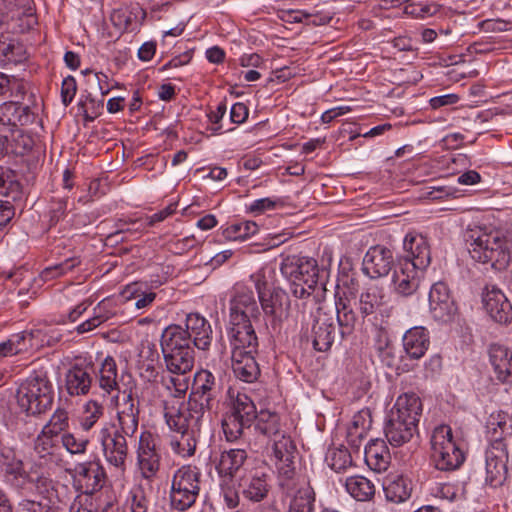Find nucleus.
Instances as JSON below:
<instances>
[{"instance_id":"7ed1b4c3","label":"nucleus","mask_w":512,"mask_h":512,"mask_svg":"<svg viewBox=\"0 0 512 512\" xmlns=\"http://www.w3.org/2000/svg\"><path fill=\"white\" fill-rule=\"evenodd\" d=\"M200 470L196 466L184 465L172 477L170 502L178 511L189 509L200 492Z\"/></svg>"},{"instance_id":"aec40b11","label":"nucleus","mask_w":512,"mask_h":512,"mask_svg":"<svg viewBox=\"0 0 512 512\" xmlns=\"http://www.w3.org/2000/svg\"><path fill=\"white\" fill-rule=\"evenodd\" d=\"M483 306L495 322L507 324L512 320V306L504 293L495 286L486 287Z\"/></svg>"},{"instance_id":"338daca9","label":"nucleus","mask_w":512,"mask_h":512,"mask_svg":"<svg viewBox=\"0 0 512 512\" xmlns=\"http://www.w3.org/2000/svg\"><path fill=\"white\" fill-rule=\"evenodd\" d=\"M32 334L28 332H21L12 335L8 339V345L12 346V350L15 351L16 354L27 351L31 346Z\"/></svg>"},{"instance_id":"1a4fd4ad","label":"nucleus","mask_w":512,"mask_h":512,"mask_svg":"<svg viewBox=\"0 0 512 512\" xmlns=\"http://www.w3.org/2000/svg\"><path fill=\"white\" fill-rule=\"evenodd\" d=\"M509 461L507 443L489 444L485 455L486 484L493 488L501 487L508 478Z\"/></svg>"},{"instance_id":"a211bd4d","label":"nucleus","mask_w":512,"mask_h":512,"mask_svg":"<svg viewBox=\"0 0 512 512\" xmlns=\"http://www.w3.org/2000/svg\"><path fill=\"white\" fill-rule=\"evenodd\" d=\"M228 339L232 353H257L258 338L251 322L229 321Z\"/></svg>"},{"instance_id":"f03ea898","label":"nucleus","mask_w":512,"mask_h":512,"mask_svg":"<svg viewBox=\"0 0 512 512\" xmlns=\"http://www.w3.org/2000/svg\"><path fill=\"white\" fill-rule=\"evenodd\" d=\"M16 398L22 411L41 413L52 404L53 385L46 373L35 372L20 384Z\"/></svg>"},{"instance_id":"2f4dec72","label":"nucleus","mask_w":512,"mask_h":512,"mask_svg":"<svg viewBox=\"0 0 512 512\" xmlns=\"http://www.w3.org/2000/svg\"><path fill=\"white\" fill-rule=\"evenodd\" d=\"M383 491L388 501L402 503L410 498L412 483L402 474L391 473L383 483Z\"/></svg>"},{"instance_id":"b1692460","label":"nucleus","mask_w":512,"mask_h":512,"mask_svg":"<svg viewBox=\"0 0 512 512\" xmlns=\"http://www.w3.org/2000/svg\"><path fill=\"white\" fill-rule=\"evenodd\" d=\"M261 304V308L266 316H269L273 321L281 322L287 317L290 300L288 294L280 289L276 288L269 293H265L258 297Z\"/></svg>"},{"instance_id":"c03bdc74","label":"nucleus","mask_w":512,"mask_h":512,"mask_svg":"<svg viewBox=\"0 0 512 512\" xmlns=\"http://www.w3.org/2000/svg\"><path fill=\"white\" fill-rule=\"evenodd\" d=\"M247 453L243 449H230L223 451L217 463V471L220 475L233 476L244 464Z\"/></svg>"},{"instance_id":"680f3d73","label":"nucleus","mask_w":512,"mask_h":512,"mask_svg":"<svg viewBox=\"0 0 512 512\" xmlns=\"http://www.w3.org/2000/svg\"><path fill=\"white\" fill-rule=\"evenodd\" d=\"M329 465L335 472L344 471L352 465V458L345 448H335L330 452Z\"/></svg>"},{"instance_id":"13d9d810","label":"nucleus","mask_w":512,"mask_h":512,"mask_svg":"<svg viewBox=\"0 0 512 512\" xmlns=\"http://www.w3.org/2000/svg\"><path fill=\"white\" fill-rule=\"evenodd\" d=\"M250 425V423H244L242 419L232 414L227 415L222 422L223 432L228 441L238 439L243 433V429L250 427Z\"/></svg>"},{"instance_id":"39448f33","label":"nucleus","mask_w":512,"mask_h":512,"mask_svg":"<svg viewBox=\"0 0 512 512\" xmlns=\"http://www.w3.org/2000/svg\"><path fill=\"white\" fill-rule=\"evenodd\" d=\"M136 396V382L132 376L123 383L122 390L114 394L111 401L116 410V427H119L126 435H134L139 424V403Z\"/></svg>"},{"instance_id":"c756f323","label":"nucleus","mask_w":512,"mask_h":512,"mask_svg":"<svg viewBox=\"0 0 512 512\" xmlns=\"http://www.w3.org/2000/svg\"><path fill=\"white\" fill-rule=\"evenodd\" d=\"M402 342L406 355L418 360L429 348V333L424 327H413L405 332Z\"/></svg>"},{"instance_id":"0e129e2a","label":"nucleus","mask_w":512,"mask_h":512,"mask_svg":"<svg viewBox=\"0 0 512 512\" xmlns=\"http://www.w3.org/2000/svg\"><path fill=\"white\" fill-rule=\"evenodd\" d=\"M226 111H227L226 104L224 102H221L218 104V106L216 107L215 110L210 111L208 113L207 116H208L209 123L211 125L209 129L212 131L213 134H221V133L229 132V131L233 130V128H228L226 130H223L221 120L225 116Z\"/></svg>"},{"instance_id":"f3484780","label":"nucleus","mask_w":512,"mask_h":512,"mask_svg":"<svg viewBox=\"0 0 512 512\" xmlns=\"http://www.w3.org/2000/svg\"><path fill=\"white\" fill-rule=\"evenodd\" d=\"M404 256L400 260H408L418 269L425 270L431 262L430 246L427 238L416 232H409L403 240Z\"/></svg>"},{"instance_id":"58836bf2","label":"nucleus","mask_w":512,"mask_h":512,"mask_svg":"<svg viewBox=\"0 0 512 512\" xmlns=\"http://www.w3.org/2000/svg\"><path fill=\"white\" fill-rule=\"evenodd\" d=\"M254 430L256 434L269 439L277 434L282 433L284 430L282 429L280 415L269 409H261L255 418L253 419Z\"/></svg>"},{"instance_id":"c85d7f7f","label":"nucleus","mask_w":512,"mask_h":512,"mask_svg":"<svg viewBox=\"0 0 512 512\" xmlns=\"http://www.w3.org/2000/svg\"><path fill=\"white\" fill-rule=\"evenodd\" d=\"M256 353H232L231 367L236 378L252 383L258 379L260 368L255 359Z\"/></svg>"},{"instance_id":"dca6fc26","label":"nucleus","mask_w":512,"mask_h":512,"mask_svg":"<svg viewBox=\"0 0 512 512\" xmlns=\"http://www.w3.org/2000/svg\"><path fill=\"white\" fill-rule=\"evenodd\" d=\"M215 386V377L210 371L197 372L194 377V387L188 399L191 405L204 412L210 410L215 398Z\"/></svg>"},{"instance_id":"a19ab883","label":"nucleus","mask_w":512,"mask_h":512,"mask_svg":"<svg viewBox=\"0 0 512 512\" xmlns=\"http://www.w3.org/2000/svg\"><path fill=\"white\" fill-rule=\"evenodd\" d=\"M7 134V154L23 156L30 152L34 146L33 137L21 128H4Z\"/></svg>"},{"instance_id":"f8f14e48","label":"nucleus","mask_w":512,"mask_h":512,"mask_svg":"<svg viewBox=\"0 0 512 512\" xmlns=\"http://www.w3.org/2000/svg\"><path fill=\"white\" fill-rule=\"evenodd\" d=\"M282 275L289 282H304L316 285L318 279V265L315 259L305 256H287L281 263Z\"/></svg>"},{"instance_id":"3c124183","label":"nucleus","mask_w":512,"mask_h":512,"mask_svg":"<svg viewBox=\"0 0 512 512\" xmlns=\"http://www.w3.org/2000/svg\"><path fill=\"white\" fill-rule=\"evenodd\" d=\"M258 230V225L253 221H238L228 224L222 235L229 241H243L255 235Z\"/></svg>"},{"instance_id":"603ef678","label":"nucleus","mask_w":512,"mask_h":512,"mask_svg":"<svg viewBox=\"0 0 512 512\" xmlns=\"http://www.w3.org/2000/svg\"><path fill=\"white\" fill-rule=\"evenodd\" d=\"M256 406L252 399L245 393L238 392L233 402V410L230 414L242 419L244 423H252L257 415Z\"/></svg>"},{"instance_id":"a878e982","label":"nucleus","mask_w":512,"mask_h":512,"mask_svg":"<svg viewBox=\"0 0 512 512\" xmlns=\"http://www.w3.org/2000/svg\"><path fill=\"white\" fill-rule=\"evenodd\" d=\"M422 413V402L418 395L413 392L400 394L391 411V415L403 419L411 424L418 426Z\"/></svg>"},{"instance_id":"7c9ffc66","label":"nucleus","mask_w":512,"mask_h":512,"mask_svg":"<svg viewBox=\"0 0 512 512\" xmlns=\"http://www.w3.org/2000/svg\"><path fill=\"white\" fill-rule=\"evenodd\" d=\"M490 363L496 377L501 382L512 381V351L500 344H493L489 349Z\"/></svg>"},{"instance_id":"49530a36","label":"nucleus","mask_w":512,"mask_h":512,"mask_svg":"<svg viewBox=\"0 0 512 512\" xmlns=\"http://www.w3.org/2000/svg\"><path fill=\"white\" fill-rule=\"evenodd\" d=\"M316 493L309 484H304L291 497L287 512H314Z\"/></svg>"},{"instance_id":"5fc2aeb1","label":"nucleus","mask_w":512,"mask_h":512,"mask_svg":"<svg viewBox=\"0 0 512 512\" xmlns=\"http://www.w3.org/2000/svg\"><path fill=\"white\" fill-rule=\"evenodd\" d=\"M89 441L82 437H76L70 432L61 435L62 453L66 451L71 455H82L86 452Z\"/></svg>"},{"instance_id":"f257e3e1","label":"nucleus","mask_w":512,"mask_h":512,"mask_svg":"<svg viewBox=\"0 0 512 512\" xmlns=\"http://www.w3.org/2000/svg\"><path fill=\"white\" fill-rule=\"evenodd\" d=\"M471 257L480 263H490L496 269L510 262V249L505 232L482 221L468 225L465 233Z\"/></svg>"},{"instance_id":"e2e57ef3","label":"nucleus","mask_w":512,"mask_h":512,"mask_svg":"<svg viewBox=\"0 0 512 512\" xmlns=\"http://www.w3.org/2000/svg\"><path fill=\"white\" fill-rule=\"evenodd\" d=\"M429 492L436 498L452 502L457 499L459 488L452 483L436 482L430 486Z\"/></svg>"},{"instance_id":"f704fd0d","label":"nucleus","mask_w":512,"mask_h":512,"mask_svg":"<svg viewBox=\"0 0 512 512\" xmlns=\"http://www.w3.org/2000/svg\"><path fill=\"white\" fill-rule=\"evenodd\" d=\"M161 348L163 354L193 350L190 337L180 325H170L163 331Z\"/></svg>"},{"instance_id":"de8ad7c7","label":"nucleus","mask_w":512,"mask_h":512,"mask_svg":"<svg viewBox=\"0 0 512 512\" xmlns=\"http://www.w3.org/2000/svg\"><path fill=\"white\" fill-rule=\"evenodd\" d=\"M346 491L357 501H369L375 494L374 484L364 476L356 475L346 479Z\"/></svg>"},{"instance_id":"8fccbe9b","label":"nucleus","mask_w":512,"mask_h":512,"mask_svg":"<svg viewBox=\"0 0 512 512\" xmlns=\"http://www.w3.org/2000/svg\"><path fill=\"white\" fill-rule=\"evenodd\" d=\"M104 405L94 399H90L83 404L82 412L79 417V425L85 432L90 431L95 424L104 416Z\"/></svg>"},{"instance_id":"4be33fe9","label":"nucleus","mask_w":512,"mask_h":512,"mask_svg":"<svg viewBox=\"0 0 512 512\" xmlns=\"http://www.w3.org/2000/svg\"><path fill=\"white\" fill-rule=\"evenodd\" d=\"M130 374H122L118 380V369L113 357L107 356L101 362L97 372V383L104 395H111L113 392L122 390L123 383L128 381Z\"/></svg>"},{"instance_id":"bb28decb","label":"nucleus","mask_w":512,"mask_h":512,"mask_svg":"<svg viewBox=\"0 0 512 512\" xmlns=\"http://www.w3.org/2000/svg\"><path fill=\"white\" fill-rule=\"evenodd\" d=\"M336 328L333 318L325 313H319L313 325V345L318 351L329 350L334 342Z\"/></svg>"},{"instance_id":"ddd939ff","label":"nucleus","mask_w":512,"mask_h":512,"mask_svg":"<svg viewBox=\"0 0 512 512\" xmlns=\"http://www.w3.org/2000/svg\"><path fill=\"white\" fill-rule=\"evenodd\" d=\"M34 451L46 464H54L59 467L68 465L65 455L62 453L61 435L53 433V430L42 428L35 439Z\"/></svg>"},{"instance_id":"37998d69","label":"nucleus","mask_w":512,"mask_h":512,"mask_svg":"<svg viewBox=\"0 0 512 512\" xmlns=\"http://www.w3.org/2000/svg\"><path fill=\"white\" fill-rule=\"evenodd\" d=\"M199 432L200 431L172 432L169 442L171 450L182 458L194 455Z\"/></svg>"},{"instance_id":"4c0bfd02","label":"nucleus","mask_w":512,"mask_h":512,"mask_svg":"<svg viewBox=\"0 0 512 512\" xmlns=\"http://www.w3.org/2000/svg\"><path fill=\"white\" fill-rule=\"evenodd\" d=\"M267 477L264 472L256 471L243 479L241 488L244 498L252 502L262 501L269 492L270 486Z\"/></svg>"},{"instance_id":"c9c22d12","label":"nucleus","mask_w":512,"mask_h":512,"mask_svg":"<svg viewBox=\"0 0 512 512\" xmlns=\"http://www.w3.org/2000/svg\"><path fill=\"white\" fill-rule=\"evenodd\" d=\"M115 315L116 311L114 301L109 298L103 299L93 308V315L76 326L75 331L78 334L90 332L113 318Z\"/></svg>"},{"instance_id":"ea45409f","label":"nucleus","mask_w":512,"mask_h":512,"mask_svg":"<svg viewBox=\"0 0 512 512\" xmlns=\"http://www.w3.org/2000/svg\"><path fill=\"white\" fill-rule=\"evenodd\" d=\"M385 304L386 294L384 288L372 285L360 294L358 310L362 317H367L377 312Z\"/></svg>"},{"instance_id":"6e6552de","label":"nucleus","mask_w":512,"mask_h":512,"mask_svg":"<svg viewBox=\"0 0 512 512\" xmlns=\"http://www.w3.org/2000/svg\"><path fill=\"white\" fill-rule=\"evenodd\" d=\"M268 449L274 458V464L281 477V485L285 486V481L291 480L295 474L294 468V453L296 450L295 444L291 437L283 431L276 436L267 439Z\"/></svg>"},{"instance_id":"bf43d9fd","label":"nucleus","mask_w":512,"mask_h":512,"mask_svg":"<svg viewBox=\"0 0 512 512\" xmlns=\"http://www.w3.org/2000/svg\"><path fill=\"white\" fill-rule=\"evenodd\" d=\"M80 264V260L76 257L66 259L64 262L45 268L41 273L44 281L51 280L55 277L62 276L71 271Z\"/></svg>"},{"instance_id":"79ce46f5","label":"nucleus","mask_w":512,"mask_h":512,"mask_svg":"<svg viewBox=\"0 0 512 512\" xmlns=\"http://www.w3.org/2000/svg\"><path fill=\"white\" fill-rule=\"evenodd\" d=\"M190 377L185 374H171L162 377V385L167 393L165 401L178 400L177 403L185 402L186 393L189 389Z\"/></svg>"},{"instance_id":"cd10ccee","label":"nucleus","mask_w":512,"mask_h":512,"mask_svg":"<svg viewBox=\"0 0 512 512\" xmlns=\"http://www.w3.org/2000/svg\"><path fill=\"white\" fill-rule=\"evenodd\" d=\"M489 444L505 442L512 436V418L503 411L491 413L486 424Z\"/></svg>"},{"instance_id":"9d476101","label":"nucleus","mask_w":512,"mask_h":512,"mask_svg":"<svg viewBox=\"0 0 512 512\" xmlns=\"http://www.w3.org/2000/svg\"><path fill=\"white\" fill-rule=\"evenodd\" d=\"M161 455L156 448V437L148 430L141 432L137 448V467L141 476L151 481L160 469Z\"/></svg>"},{"instance_id":"393cba45","label":"nucleus","mask_w":512,"mask_h":512,"mask_svg":"<svg viewBox=\"0 0 512 512\" xmlns=\"http://www.w3.org/2000/svg\"><path fill=\"white\" fill-rule=\"evenodd\" d=\"M0 462L7 479L16 486H24L34 479L28 474L22 460L10 448H3L0 453Z\"/></svg>"},{"instance_id":"052dcab7","label":"nucleus","mask_w":512,"mask_h":512,"mask_svg":"<svg viewBox=\"0 0 512 512\" xmlns=\"http://www.w3.org/2000/svg\"><path fill=\"white\" fill-rule=\"evenodd\" d=\"M69 428V415L65 409L58 408L43 427L45 430H53V433L63 435Z\"/></svg>"},{"instance_id":"4468645a","label":"nucleus","mask_w":512,"mask_h":512,"mask_svg":"<svg viewBox=\"0 0 512 512\" xmlns=\"http://www.w3.org/2000/svg\"><path fill=\"white\" fill-rule=\"evenodd\" d=\"M424 271L408 260H399L391 281L394 292L403 297L414 294L420 285Z\"/></svg>"},{"instance_id":"6ab92c4d","label":"nucleus","mask_w":512,"mask_h":512,"mask_svg":"<svg viewBox=\"0 0 512 512\" xmlns=\"http://www.w3.org/2000/svg\"><path fill=\"white\" fill-rule=\"evenodd\" d=\"M429 308L433 318L438 321L447 322L455 315L457 308L445 283L437 282L432 285Z\"/></svg>"},{"instance_id":"412c9836","label":"nucleus","mask_w":512,"mask_h":512,"mask_svg":"<svg viewBox=\"0 0 512 512\" xmlns=\"http://www.w3.org/2000/svg\"><path fill=\"white\" fill-rule=\"evenodd\" d=\"M91 370V363L86 361L70 367L65 375V386L69 395L84 396L89 393L92 384Z\"/></svg>"},{"instance_id":"72a5a7b5","label":"nucleus","mask_w":512,"mask_h":512,"mask_svg":"<svg viewBox=\"0 0 512 512\" xmlns=\"http://www.w3.org/2000/svg\"><path fill=\"white\" fill-rule=\"evenodd\" d=\"M33 115L27 106L17 102H6L0 105V125L5 128H18L32 121Z\"/></svg>"},{"instance_id":"09e8293b","label":"nucleus","mask_w":512,"mask_h":512,"mask_svg":"<svg viewBox=\"0 0 512 512\" xmlns=\"http://www.w3.org/2000/svg\"><path fill=\"white\" fill-rule=\"evenodd\" d=\"M337 322L340 327L342 337L349 335L354 330L357 316L347 299L339 297L335 301Z\"/></svg>"},{"instance_id":"864d4df0","label":"nucleus","mask_w":512,"mask_h":512,"mask_svg":"<svg viewBox=\"0 0 512 512\" xmlns=\"http://www.w3.org/2000/svg\"><path fill=\"white\" fill-rule=\"evenodd\" d=\"M132 14L135 15L134 18L136 19L140 16L141 20L146 16V12L138 4H133L131 6L115 9L111 15V19L115 25L126 28L133 20Z\"/></svg>"},{"instance_id":"774afa93","label":"nucleus","mask_w":512,"mask_h":512,"mask_svg":"<svg viewBox=\"0 0 512 512\" xmlns=\"http://www.w3.org/2000/svg\"><path fill=\"white\" fill-rule=\"evenodd\" d=\"M97 461H89L80 463L76 466L75 472L78 476L79 482L84 487V492L86 493V485L91 481V477L93 473H95V467H96Z\"/></svg>"},{"instance_id":"9b49d317","label":"nucleus","mask_w":512,"mask_h":512,"mask_svg":"<svg viewBox=\"0 0 512 512\" xmlns=\"http://www.w3.org/2000/svg\"><path fill=\"white\" fill-rule=\"evenodd\" d=\"M230 320L236 324L239 322H251L260 315L258 303L251 288L237 284L234 294L230 299Z\"/></svg>"},{"instance_id":"a18cd8bd","label":"nucleus","mask_w":512,"mask_h":512,"mask_svg":"<svg viewBox=\"0 0 512 512\" xmlns=\"http://www.w3.org/2000/svg\"><path fill=\"white\" fill-rule=\"evenodd\" d=\"M167 370L171 374L188 375L194 367V350L163 354Z\"/></svg>"},{"instance_id":"69168bd1","label":"nucleus","mask_w":512,"mask_h":512,"mask_svg":"<svg viewBox=\"0 0 512 512\" xmlns=\"http://www.w3.org/2000/svg\"><path fill=\"white\" fill-rule=\"evenodd\" d=\"M442 6L437 3H420L406 7V12L419 18H426L440 12Z\"/></svg>"},{"instance_id":"4d7b16f0","label":"nucleus","mask_w":512,"mask_h":512,"mask_svg":"<svg viewBox=\"0 0 512 512\" xmlns=\"http://www.w3.org/2000/svg\"><path fill=\"white\" fill-rule=\"evenodd\" d=\"M177 203H170L162 210L154 213L153 215L146 216L144 219L135 220L132 222L133 225H137L136 230H145L147 227H151L156 223L164 221L169 216L176 212Z\"/></svg>"},{"instance_id":"20e7f679","label":"nucleus","mask_w":512,"mask_h":512,"mask_svg":"<svg viewBox=\"0 0 512 512\" xmlns=\"http://www.w3.org/2000/svg\"><path fill=\"white\" fill-rule=\"evenodd\" d=\"M432 459L441 471L457 469L464 461V455L457 446L452 429L448 425L437 426L431 436Z\"/></svg>"},{"instance_id":"6e6d98bb","label":"nucleus","mask_w":512,"mask_h":512,"mask_svg":"<svg viewBox=\"0 0 512 512\" xmlns=\"http://www.w3.org/2000/svg\"><path fill=\"white\" fill-rule=\"evenodd\" d=\"M126 506L130 512H147L148 500L144 489L140 485H134L126 498Z\"/></svg>"},{"instance_id":"2eb2a0df","label":"nucleus","mask_w":512,"mask_h":512,"mask_svg":"<svg viewBox=\"0 0 512 512\" xmlns=\"http://www.w3.org/2000/svg\"><path fill=\"white\" fill-rule=\"evenodd\" d=\"M393 263V252L383 245H375L367 250L363 258L362 270L371 279H376L386 276Z\"/></svg>"},{"instance_id":"473e14b6","label":"nucleus","mask_w":512,"mask_h":512,"mask_svg":"<svg viewBox=\"0 0 512 512\" xmlns=\"http://www.w3.org/2000/svg\"><path fill=\"white\" fill-rule=\"evenodd\" d=\"M364 459L367 466L375 471H385L390 462V453L383 439H371L365 446Z\"/></svg>"},{"instance_id":"0eeeda50","label":"nucleus","mask_w":512,"mask_h":512,"mask_svg":"<svg viewBox=\"0 0 512 512\" xmlns=\"http://www.w3.org/2000/svg\"><path fill=\"white\" fill-rule=\"evenodd\" d=\"M178 400L164 402V417L171 432L200 431L204 411L194 408L190 401L177 403Z\"/></svg>"},{"instance_id":"5701e85b","label":"nucleus","mask_w":512,"mask_h":512,"mask_svg":"<svg viewBox=\"0 0 512 512\" xmlns=\"http://www.w3.org/2000/svg\"><path fill=\"white\" fill-rule=\"evenodd\" d=\"M187 336L196 348L207 350L212 342V328L208 320L199 313H190L186 317L185 329Z\"/></svg>"},{"instance_id":"423d86ee","label":"nucleus","mask_w":512,"mask_h":512,"mask_svg":"<svg viewBox=\"0 0 512 512\" xmlns=\"http://www.w3.org/2000/svg\"><path fill=\"white\" fill-rule=\"evenodd\" d=\"M133 436L124 434L113 423H105L96 435V440L101 446L106 462L122 474L126 470L128 456L127 438Z\"/></svg>"},{"instance_id":"e433bc0d","label":"nucleus","mask_w":512,"mask_h":512,"mask_svg":"<svg viewBox=\"0 0 512 512\" xmlns=\"http://www.w3.org/2000/svg\"><path fill=\"white\" fill-rule=\"evenodd\" d=\"M417 430L415 424H411L395 415H389L385 427V436L393 446H401L408 442Z\"/></svg>"}]
</instances>
